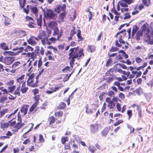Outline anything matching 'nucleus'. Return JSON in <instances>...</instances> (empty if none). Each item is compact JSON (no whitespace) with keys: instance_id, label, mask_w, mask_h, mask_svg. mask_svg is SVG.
I'll use <instances>...</instances> for the list:
<instances>
[{"instance_id":"obj_59","label":"nucleus","mask_w":153,"mask_h":153,"mask_svg":"<svg viewBox=\"0 0 153 153\" xmlns=\"http://www.w3.org/2000/svg\"><path fill=\"white\" fill-rule=\"evenodd\" d=\"M19 1L20 7L22 8H23L25 6L26 0H19Z\"/></svg>"},{"instance_id":"obj_53","label":"nucleus","mask_w":153,"mask_h":153,"mask_svg":"<svg viewBox=\"0 0 153 153\" xmlns=\"http://www.w3.org/2000/svg\"><path fill=\"white\" fill-rule=\"evenodd\" d=\"M16 88V85H13V86H11L10 87H8V92H10V93H12L13 92V91H14Z\"/></svg>"},{"instance_id":"obj_1","label":"nucleus","mask_w":153,"mask_h":153,"mask_svg":"<svg viewBox=\"0 0 153 153\" xmlns=\"http://www.w3.org/2000/svg\"><path fill=\"white\" fill-rule=\"evenodd\" d=\"M83 52V50L81 48L79 50V47L72 48L69 50L68 59H70L69 63L71 68H73L75 59L79 60L81 59L82 57L84 56V54Z\"/></svg>"},{"instance_id":"obj_43","label":"nucleus","mask_w":153,"mask_h":153,"mask_svg":"<svg viewBox=\"0 0 153 153\" xmlns=\"http://www.w3.org/2000/svg\"><path fill=\"white\" fill-rule=\"evenodd\" d=\"M27 26L30 28H34L37 27V24L34 22L30 21L29 22Z\"/></svg>"},{"instance_id":"obj_45","label":"nucleus","mask_w":153,"mask_h":153,"mask_svg":"<svg viewBox=\"0 0 153 153\" xmlns=\"http://www.w3.org/2000/svg\"><path fill=\"white\" fill-rule=\"evenodd\" d=\"M0 48L2 49L6 50L9 49V48L6 44L5 43H2L0 44Z\"/></svg>"},{"instance_id":"obj_62","label":"nucleus","mask_w":153,"mask_h":153,"mask_svg":"<svg viewBox=\"0 0 153 153\" xmlns=\"http://www.w3.org/2000/svg\"><path fill=\"white\" fill-rule=\"evenodd\" d=\"M63 114V112L62 111H59L55 112L54 114V115L56 117H61L62 116Z\"/></svg>"},{"instance_id":"obj_40","label":"nucleus","mask_w":153,"mask_h":153,"mask_svg":"<svg viewBox=\"0 0 153 153\" xmlns=\"http://www.w3.org/2000/svg\"><path fill=\"white\" fill-rule=\"evenodd\" d=\"M56 120V119L53 116H52L49 117L48 118L49 125H53L55 122Z\"/></svg>"},{"instance_id":"obj_13","label":"nucleus","mask_w":153,"mask_h":153,"mask_svg":"<svg viewBox=\"0 0 153 153\" xmlns=\"http://www.w3.org/2000/svg\"><path fill=\"white\" fill-rule=\"evenodd\" d=\"M131 74L129 76V78L130 79H132L134 78L135 76L136 78H137L140 77L142 74V72L137 70H134L131 72Z\"/></svg>"},{"instance_id":"obj_60","label":"nucleus","mask_w":153,"mask_h":153,"mask_svg":"<svg viewBox=\"0 0 153 153\" xmlns=\"http://www.w3.org/2000/svg\"><path fill=\"white\" fill-rule=\"evenodd\" d=\"M124 17L123 18L124 20L129 19L131 17V15L129 12H127L124 14Z\"/></svg>"},{"instance_id":"obj_41","label":"nucleus","mask_w":153,"mask_h":153,"mask_svg":"<svg viewBox=\"0 0 153 153\" xmlns=\"http://www.w3.org/2000/svg\"><path fill=\"white\" fill-rule=\"evenodd\" d=\"M57 24L56 20H53L50 22L49 24V26L52 29L56 27H57Z\"/></svg>"},{"instance_id":"obj_10","label":"nucleus","mask_w":153,"mask_h":153,"mask_svg":"<svg viewBox=\"0 0 153 153\" xmlns=\"http://www.w3.org/2000/svg\"><path fill=\"white\" fill-rule=\"evenodd\" d=\"M39 41V38L33 36H32L28 39L27 42L30 45L34 46L37 44V42Z\"/></svg>"},{"instance_id":"obj_29","label":"nucleus","mask_w":153,"mask_h":153,"mask_svg":"<svg viewBox=\"0 0 153 153\" xmlns=\"http://www.w3.org/2000/svg\"><path fill=\"white\" fill-rule=\"evenodd\" d=\"M96 47L94 45H88L87 47V51L90 53L94 52L95 51Z\"/></svg>"},{"instance_id":"obj_7","label":"nucleus","mask_w":153,"mask_h":153,"mask_svg":"<svg viewBox=\"0 0 153 153\" xmlns=\"http://www.w3.org/2000/svg\"><path fill=\"white\" fill-rule=\"evenodd\" d=\"M39 51V48H38L36 49H35L34 52H29L27 58H29L27 62H29V64H30L36 58V53L38 54V53Z\"/></svg>"},{"instance_id":"obj_31","label":"nucleus","mask_w":153,"mask_h":153,"mask_svg":"<svg viewBox=\"0 0 153 153\" xmlns=\"http://www.w3.org/2000/svg\"><path fill=\"white\" fill-rule=\"evenodd\" d=\"M3 16L4 17V24L5 26H8L11 24V20L8 17L4 16L3 14Z\"/></svg>"},{"instance_id":"obj_47","label":"nucleus","mask_w":153,"mask_h":153,"mask_svg":"<svg viewBox=\"0 0 153 153\" xmlns=\"http://www.w3.org/2000/svg\"><path fill=\"white\" fill-rule=\"evenodd\" d=\"M38 105L36 103H34L29 108V112H28V114H30L31 112H32L34 109Z\"/></svg>"},{"instance_id":"obj_58","label":"nucleus","mask_w":153,"mask_h":153,"mask_svg":"<svg viewBox=\"0 0 153 153\" xmlns=\"http://www.w3.org/2000/svg\"><path fill=\"white\" fill-rule=\"evenodd\" d=\"M117 10L118 11H120V10H121V12L122 13H124L125 12H128V11H122V7L120 5V1L118 2V4L117 5Z\"/></svg>"},{"instance_id":"obj_34","label":"nucleus","mask_w":153,"mask_h":153,"mask_svg":"<svg viewBox=\"0 0 153 153\" xmlns=\"http://www.w3.org/2000/svg\"><path fill=\"white\" fill-rule=\"evenodd\" d=\"M143 33L142 31L139 30L136 34L135 38L137 41H139L140 39V37L143 35Z\"/></svg>"},{"instance_id":"obj_51","label":"nucleus","mask_w":153,"mask_h":153,"mask_svg":"<svg viewBox=\"0 0 153 153\" xmlns=\"http://www.w3.org/2000/svg\"><path fill=\"white\" fill-rule=\"evenodd\" d=\"M8 111L7 108H5L0 111V118H1L6 113H7Z\"/></svg>"},{"instance_id":"obj_6","label":"nucleus","mask_w":153,"mask_h":153,"mask_svg":"<svg viewBox=\"0 0 153 153\" xmlns=\"http://www.w3.org/2000/svg\"><path fill=\"white\" fill-rule=\"evenodd\" d=\"M131 7V9L133 10L131 15L133 16L137 15L140 11L144 8V6L142 4H140L139 6L137 4L132 5Z\"/></svg>"},{"instance_id":"obj_18","label":"nucleus","mask_w":153,"mask_h":153,"mask_svg":"<svg viewBox=\"0 0 153 153\" xmlns=\"http://www.w3.org/2000/svg\"><path fill=\"white\" fill-rule=\"evenodd\" d=\"M29 105L28 104H24L21 107L20 111L23 113V116H25L27 113Z\"/></svg>"},{"instance_id":"obj_38","label":"nucleus","mask_w":153,"mask_h":153,"mask_svg":"<svg viewBox=\"0 0 153 153\" xmlns=\"http://www.w3.org/2000/svg\"><path fill=\"white\" fill-rule=\"evenodd\" d=\"M139 27L137 25H135L133 26L132 28L131 35L133 36L136 33V32L139 30Z\"/></svg>"},{"instance_id":"obj_5","label":"nucleus","mask_w":153,"mask_h":153,"mask_svg":"<svg viewBox=\"0 0 153 153\" xmlns=\"http://www.w3.org/2000/svg\"><path fill=\"white\" fill-rule=\"evenodd\" d=\"M49 34H51V33H48L45 31L42 30L38 36L39 40H41L42 43L43 45H45L46 41H47L49 37Z\"/></svg>"},{"instance_id":"obj_19","label":"nucleus","mask_w":153,"mask_h":153,"mask_svg":"<svg viewBox=\"0 0 153 153\" xmlns=\"http://www.w3.org/2000/svg\"><path fill=\"white\" fill-rule=\"evenodd\" d=\"M66 5L65 4H63L62 6L58 5L57 6L56 8L55 9V11L58 13H60L61 11L66 12Z\"/></svg>"},{"instance_id":"obj_15","label":"nucleus","mask_w":153,"mask_h":153,"mask_svg":"<svg viewBox=\"0 0 153 153\" xmlns=\"http://www.w3.org/2000/svg\"><path fill=\"white\" fill-rule=\"evenodd\" d=\"M126 30H124L118 32L115 36V37L117 38L118 39H123L126 35Z\"/></svg>"},{"instance_id":"obj_64","label":"nucleus","mask_w":153,"mask_h":153,"mask_svg":"<svg viewBox=\"0 0 153 153\" xmlns=\"http://www.w3.org/2000/svg\"><path fill=\"white\" fill-rule=\"evenodd\" d=\"M119 50V48L117 47H114L112 46L109 50L110 52H113L118 51Z\"/></svg>"},{"instance_id":"obj_49","label":"nucleus","mask_w":153,"mask_h":153,"mask_svg":"<svg viewBox=\"0 0 153 153\" xmlns=\"http://www.w3.org/2000/svg\"><path fill=\"white\" fill-rule=\"evenodd\" d=\"M7 100V97L6 96H2L0 98V103L4 104V102Z\"/></svg>"},{"instance_id":"obj_14","label":"nucleus","mask_w":153,"mask_h":153,"mask_svg":"<svg viewBox=\"0 0 153 153\" xmlns=\"http://www.w3.org/2000/svg\"><path fill=\"white\" fill-rule=\"evenodd\" d=\"M90 129L91 133L95 134L97 132L99 129V124L95 123L91 124L90 126Z\"/></svg>"},{"instance_id":"obj_44","label":"nucleus","mask_w":153,"mask_h":153,"mask_svg":"<svg viewBox=\"0 0 153 153\" xmlns=\"http://www.w3.org/2000/svg\"><path fill=\"white\" fill-rule=\"evenodd\" d=\"M78 33L77 34V36L78 38V41L79 42L82 41L83 38L81 36V31L79 29H78L77 31Z\"/></svg>"},{"instance_id":"obj_56","label":"nucleus","mask_w":153,"mask_h":153,"mask_svg":"<svg viewBox=\"0 0 153 153\" xmlns=\"http://www.w3.org/2000/svg\"><path fill=\"white\" fill-rule=\"evenodd\" d=\"M33 99L35 100V102L34 103H36L38 105V103H39V100L40 99L39 95H34Z\"/></svg>"},{"instance_id":"obj_23","label":"nucleus","mask_w":153,"mask_h":153,"mask_svg":"<svg viewBox=\"0 0 153 153\" xmlns=\"http://www.w3.org/2000/svg\"><path fill=\"white\" fill-rule=\"evenodd\" d=\"M25 75H22L16 79V82L19 83V85L21 84H22L26 83V80L25 79Z\"/></svg>"},{"instance_id":"obj_25","label":"nucleus","mask_w":153,"mask_h":153,"mask_svg":"<svg viewBox=\"0 0 153 153\" xmlns=\"http://www.w3.org/2000/svg\"><path fill=\"white\" fill-rule=\"evenodd\" d=\"M30 11L34 14L36 17L38 16V9L36 6H30Z\"/></svg>"},{"instance_id":"obj_12","label":"nucleus","mask_w":153,"mask_h":153,"mask_svg":"<svg viewBox=\"0 0 153 153\" xmlns=\"http://www.w3.org/2000/svg\"><path fill=\"white\" fill-rule=\"evenodd\" d=\"M14 57L7 56L4 57V64L6 65H10L12 64L15 61Z\"/></svg>"},{"instance_id":"obj_55","label":"nucleus","mask_w":153,"mask_h":153,"mask_svg":"<svg viewBox=\"0 0 153 153\" xmlns=\"http://www.w3.org/2000/svg\"><path fill=\"white\" fill-rule=\"evenodd\" d=\"M24 51L26 52H28V51H33V48L28 45L27 46L26 48L24 49Z\"/></svg>"},{"instance_id":"obj_54","label":"nucleus","mask_w":153,"mask_h":153,"mask_svg":"<svg viewBox=\"0 0 153 153\" xmlns=\"http://www.w3.org/2000/svg\"><path fill=\"white\" fill-rule=\"evenodd\" d=\"M86 108V113L87 114H91L93 112L92 109H88V105L87 104L85 106Z\"/></svg>"},{"instance_id":"obj_16","label":"nucleus","mask_w":153,"mask_h":153,"mask_svg":"<svg viewBox=\"0 0 153 153\" xmlns=\"http://www.w3.org/2000/svg\"><path fill=\"white\" fill-rule=\"evenodd\" d=\"M53 29L54 31L53 35L55 36L56 35H58V36L57 38V39L59 40V38H60L62 35L63 33L62 30H61L60 32L59 33V29L57 27L53 28Z\"/></svg>"},{"instance_id":"obj_4","label":"nucleus","mask_w":153,"mask_h":153,"mask_svg":"<svg viewBox=\"0 0 153 153\" xmlns=\"http://www.w3.org/2000/svg\"><path fill=\"white\" fill-rule=\"evenodd\" d=\"M135 0H121L120 1V4L122 7V11H129L128 5L134 2Z\"/></svg>"},{"instance_id":"obj_2","label":"nucleus","mask_w":153,"mask_h":153,"mask_svg":"<svg viewBox=\"0 0 153 153\" xmlns=\"http://www.w3.org/2000/svg\"><path fill=\"white\" fill-rule=\"evenodd\" d=\"M105 101L107 103V107L109 109H114L116 106L115 103L119 101H120V100L117 97H113L111 100L109 97L106 98Z\"/></svg>"},{"instance_id":"obj_26","label":"nucleus","mask_w":153,"mask_h":153,"mask_svg":"<svg viewBox=\"0 0 153 153\" xmlns=\"http://www.w3.org/2000/svg\"><path fill=\"white\" fill-rule=\"evenodd\" d=\"M115 79L114 76H106L105 75L104 76V79L105 80L106 82L109 83H111Z\"/></svg>"},{"instance_id":"obj_32","label":"nucleus","mask_w":153,"mask_h":153,"mask_svg":"<svg viewBox=\"0 0 153 153\" xmlns=\"http://www.w3.org/2000/svg\"><path fill=\"white\" fill-rule=\"evenodd\" d=\"M45 55L46 56L48 57V59L49 60H53L54 58L52 56L53 54L50 51L47 50L45 53Z\"/></svg>"},{"instance_id":"obj_42","label":"nucleus","mask_w":153,"mask_h":153,"mask_svg":"<svg viewBox=\"0 0 153 153\" xmlns=\"http://www.w3.org/2000/svg\"><path fill=\"white\" fill-rule=\"evenodd\" d=\"M0 126L1 128L3 130L5 129V128H7L9 127L8 122L7 123H4L0 122Z\"/></svg>"},{"instance_id":"obj_46","label":"nucleus","mask_w":153,"mask_h":153,"mask_svg":"<svg viewBox=\"0 0 153 153\" xmlns=\"http://www.w3.org/2000/svg\"><path fill=\"white\" fill-rule=\"evenodd\" d=\"M142 3L144 6L148 7L151 4V1L150 0H142Z\"/></svg>"},{"instance_id":"obj_9","label":"nucleus","mask_w":153,"mask_h":153,"mask_svg":"<svg viewBox=\"0 0 153 153\" xmlns=\"http://www.w3.org/2000/svg\"><path fill=\"white\" fill-rule=\"evenodd\" d=\"M114 79L117 80V81H115L113 83V85L117 87L118 89L119 90L123 91H124V88L120 86V82L123 81L124 79L122 77H115Z\"/></svg>"},{"instance_id":"obj_48","label":"nucleus","mask_w":153,"mask_h":153,"mask_svg":"<svg viewBox=\"0 0 153 153\" xmlns=\"http://www.w3.org/2000/svg\"><path fill=\"white\" fill-rule=\"evenodd\" d=\"M21 86L20 85L17 87L16 89L14 92V94L15 95H17L18 96H20V92Z\"/></svg>"},{"instance_id":"obj_28","label":"nucleus","mask_w":153,"mask_h":153,"mask_svg":"<svg viewBox=\"0 0 153 153\" xmlns=\"http://www.w3.org/2000/svg\"><path fill=\"white\" fill-rule=\"evenodd\" d=\"M56 40V39L54 37H52L49 39L48 38L47 41H46L45 45L46 44L51 45L55 43Z\"/></svg>"},{"instance_id":"obj_52","label":"nucleus","mask_w":153,"mask_h":153,"mask_svg":"<svg viewBox=\"0 0 153 153\" xmlns=\"http://www.w3.org/2000/svg\"><path fill=\"white\" fill-rule=\"evenodd\" d=\"M20 65L21 63L17 61L13 64L12 66V69L16 68L17 67L20 66Z\"/></svg>"},{"instance_id":"obj_3","label":"nucleus","mask_w":153,"mask_h":153,"mask_svg":"<svg viewBox=\"0 0 153 153\" xmlns=\"http://www.w3.org/2000/svg\"><path fill=\"white\" fill-rule=\"evenodd\" d=\"M30 74L27 73L26 76H29L27 80V84L28 86L35 87L38 86V80H35L34 79L35 74L33 73L30 75Z\"/></svg>"},{"instance_id":"obj_8","label":"nucleus","mask_w":153,"mask_h":153,"mask_svg":"<svg viewBox=\"0 0 153 153\" xmlns=\"http://www.w3.org/2000/svg\"><path fill=\"white\" fill-rule=\"evenodd\" d=\"M15 118L13 117L9 118V119L11 120L8 122V123L9 126L10 127L12 131L14 132H16L18 131L17 123H16V121H13Z\"/></svg>"},{"instance_id":"obj_21","label":"nucleus","mask_w":153,"mask_h":153,"mask_svg":"<svg viewBox=\"0 0 153 153\" xmlns=\"http://www.w3.org/2000/svg\"><path fill=\"white\" fill-rule=\"evenodd\" d=\"M116 73V69L114 68H111L109 69L105 74V76H114V73Z\"/></svg>"},{"instance_id":"obj_20","label":"nucleus","mask_w":153,"mask_h":153,"mask_svg":"<svg viewBox=\"0 0 153 153\" xmlns=\"http://www.w3.org/2000/svg\"><path fill=\"white\" fill-rule=\"evenodd\" d=\"M116 103V107L117 111L122 113H124L126 110V105H124L121 109V104L119 103Z\"/></svg>"},{"instance_id":"obj_36","label":"nucleus","mask_w":153,"mask_h":153,"mask_svg":"<svg viewBox=\"0 0 153 153\" xmlns=\"http://www.w3.org/2000/svg\"><path fill=\"white\" fill-rule=\"evenodd\" d=\"M67 13L66 12H62L60 13L59 16V18L60 21L62 22H63L64 19L66 17Z\"/></svg>"},{"instance_id":"obj_39","label":"nucleus","mask_w":153,"mask_h":153,"mask_svg":"<svg viewBox=\"0 0 153 153\" xmlns=\"http://www.w3.org/2000/svg\"><path fill=\"white\" fill-rule=\"evenodd\" d=\"M28 89V88L26 87V83L22 84L20 91L22 93H26Z\"/></svg>"},{"instance_id":"obj_33","label":"nucleus","mask_w":153,"mask_h":153,"mask_svg":"<svg viewBox=\"0 0 153 153\" xmlns=\"http://www.w3.org/2000/svg\"><path fill=\"white\" fill-rule=\"evenodd\" d=\"M122 74H123V75L122 76V77L124 80H127L128 78L130 75V73L129 71L126 72L123 71Z\"/></svg>"},{"instance_id":"obj_24","label":"nucleus","mask_w":153,"mask_h":153,"mask_svg":"<svg viewBox=\"0 0 153 153\" xmlns=\"http://www.w3.org/2000/svg\"><path fill=\"white\" fill-rule=\"evenodd\" d=\"M92 7L89 6L86 10V11L88 12L89 14L88 15L89 18V21H90L92 19L93 16H94V13L91 12V10L93 9Z\"/></svg>"},{"instance_id":"obj_37","label":"nucleus","mask_w":153,"mask_h":153,"mask_svg":"<svg viewBox=\"0 0 153 153\" xmlns=\"http://www.w3.org/2000/svg\"><path fill=\"white\" fill-rule=\"evenodd\" d=\"M66 106V104L65 103L61 102L56 107L57 109H65Z\"/></svg>"},{"instance_id":"obj_22","label":"nucleus","mask_w":153,"mask_h":153,"mask_svg":"<svg viewBox=\"0 0 153 153\" xmlns=\"http://www.w3.org/2000/svg\"><path fill=\"white\" fill-rule=\"evenodd\" d=\"M36 21L37 25L38 26V28L40 29L42 27V16L41 14H40L39 17L37 16V18H36Z\"/></svg>"},{"instance_id":"obj_50","label":"nucleus","mask_w":153,"mask_h":153,"mask_svg":"<svg viewBox=\"0 0 153 153\" xmlns=\"http://www.w3.org/2000/svg\"><path fill=\"white\" fill-rule=\"evenodd\" d=\"M69 140L68 137H62L61 139V142L62 144H65L66 142L68 141Z\"/></svg>"},{"instance_id":"obj_11","label":"nucleus","mask_w":153,"mask_h":153,"mask_svg":"<svg viewBox=\"0 0 153 153\" xmlns=\"http://www.w3.org/2000/svg\"><path fill=\"white\" fill-rule=\"evenodd\" d=\"M46 16L47 17L51 19H55L57 17V16L54 12L50 10H48L47 11Z\"/></svg>"},{"instance_id":"obj_30","label":"nucleus","mask_w":153,"mask_h":153,"mask_svg":"<svg viewBox=\"0 0 153 153\" xmlns=\"http://www.w3.org/2000/svg\"><path fill=\"white\" fill-rule=\"evenodd\" d=\"M60 87L61 86L55 87L53 89L52 87H51V91H46V93L48 94H51L53 92L58 91Z\"/></svg>"},{"instance_id":"obj_63","label":"nucleus","mask_w":153,"mask_h":153,"mask_svg":"<svg viewBox=\"0 0 153 153\" xmlns=\"http://www.w3.org/2000/svg\"><path fill=\"white\" fill-rule=\"evenodd\" d=\"M123 121L122 119H120V120H118L117 121H116L115 123H114L113 125L114 126H118L121 123H123Z\"/></svg>"},{"instance_id":"obj_35","label":"nucleus","mask_w":153,"mask_h":153,"mask_svg":"<svg viewBox=\"0 0 153 153\" xmlns=\"http://www.w3.org/2000/svg\"><path fill=\"white\" fill-rule=\"evenodd\" d=\"M110 128L108 127H105L103 130L101 132V134L103 137H106L109 131L110 130Z\"/></svg>"},{"instance_id":"obj_61","label":"nucleus","mask_w":153,"mask_h":153,"mask_svg":"<svg viewBox=\"0 0 153 153\" xmlns=\"http://www.w3.org/2000/svg\"><path fill=\"white\" fill-rule=\"evenodd\" d=\"M112 63V59L111 58H109L105 64V66L107 67L108 66H111Z\"/></svg>"},{"instance_id":"obj_57","label":"nucleus","mask_w":153,"mask_h":153,"mask_svg":"<svg viewBox=\"0 0 153 153\" xmlns=\"http://www.w3.org/2000/svg\"><path fill=\"white\" fill-rule=\"evenodd\" d=\"M88 150L91 153H94L96 149L94 146H91L88 148Z\"/></svg>"},{"instance_id":"obj_17","label":"nucleus","mask_w":153,"mask_h":153,"mask_svg":"<svg viewBox=\"0 0 153 153\" xmlns=\"http://www.w3.org/2000/svg\"><path fill=\"white\" fill-rule=\"evenodd\" d=\"M115 86H111L110 87V88L112 90L109 91L108 92V95L110 97H113L115 95V92H116L118 91L117 88Z\"/></svg>"},{"instance_id":"obj_27","label":"nucleus","mask_w":153,"mask_h":153,"mask_svg":"<svg viewBox=\"0 0 153 153\" xmlns=\"http://www.w3.org/2000/svg\"><path fill=\"white\" fill-rule=\"evenodd\" d=\"M15 33L18 36L21 37H23L26 35V32L25 31L18 30L15 31Z\"/></svg>"}]
</instances>
